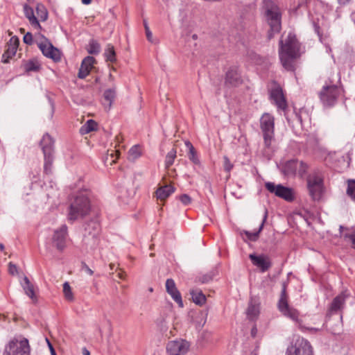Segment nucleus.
<instances>
[{"instance_id": "5701e85b", "label": "nucleus", "mask_w": 355, "mask_h": 355, "mask_svg": "<svg viewBox=\"0 0 355 355\" xmlns=\"http://www.w3.org/2000/svg\"><path fill=\"white\" fill-rule=\"evenodd\" d=\"M247 317L250 320H254L259 314V304L251 299L246 310Z\"/></svg>"}, {"instance_id": "dca6fc26", "label": "nucleus", "mask_w": 355, "mask_h": 355, "mask_svg": "<svg viewBox=\"0 0 355 355\" xmlns=\"http://www.w3.org/2000/svg\"><path fill=\"white\" fill-rule=\"evenodd\" d=\"M38 47L44 56L51 58L54 61H59L60 60V51L57 48L54 47L49 41L45 40L40 42L38 44Z\"/></svg>"}, {"instance_id": "4c0bfd02", "label": "nucleus", "mask_w": 355, "mask_h": 355, "mask_svg": "<svg viewBox=\"0 0 355 355\" xmlns=\"http://www.w3.org/2000/svg\"><path fill=\"white\" fill-rule=\"evenodd\" d=\"M100 51H101V46L98 44V42H97L96 41H95L94 40H90L89 45H88V48H87L88 53L89 54L96 55V54L99 53Z\"/></svg>"}, {"instance_id": "c85d7f7f", "label": "nucleus", "mask_w": 355, "mask_h": 355, "mask_svg": "<svg viewBox=\"0 0 355 355\" xmlns=\"http://www.w3.org/2000/svg\"><path fill=\"white\" fill-rule=\"evenodd\" d=\"M119 158L118 150L115 149H109L106 155L103 157V162L105 166H112Z\"/></svg>"}, {"instance_id": "09e8293b", "label": "nucleus", "mask_w": 355, "mask_h": 355, "mask_svg": "<svg viewBox=\"0 0 355 355\" xmlns=\"http://www.w3.org/2000/svg\"><path fill=\"white\" fill-rule=\"evenodd\" d=\"M146 35L147 40L151 43H155L156 42L153 40V34L150 30L149 26H146V29H145Z\"/></svg>"}, {"instance_id": "7c9ffc66", "label": "nucleus", "mask_w": 355, "mask_h": 355, "mask_svg": "<svg viewBox=\"0 0 355 355\" xmlns=\"http://www.w3.org/2000/svg\"><path fill=\"white\" fill-rule=\"evenodd\" d=\"M24 282L22 287L25 293L33 301L36 300L33 285L30 282L27 277H24Z\"/></svg>"}, {"instance_id": "f704fd0d", "label": "nucleus", "mask_w": 355, "mask_h": 355, "mask_svg": "<svg viewBox=\"0 0 355 355\" xmlns=\"http://www.w3.org/2000/svg\"><path fill=\"white\" fill-rule=\"evenodd\" d=\"M44 171L46 174L51 173V168L53 162V155H44Z\"/></svg>"}, {"instance_id": "ea45409f", "label": "nucleus", "mask_w": 355, "mask_h": 355, "mask_svg": "<svg viewBox=\"0 0 355 355\" xmlns=\"http://www.w3.org/2000/svg\"><path fill=\"white\" fill-rule=\"evenodd\" d=\"M346 230L347 232L343 233V236L345 240L350 241L353 248H355V230H349L347 228Z\"/></svg>"}, {"instance_id": "ddd939ff", "label": "nucleus", "mask_w": 355, "mask_h": 355, "mask_svg": "<svg viewBox=\"0 0 355 355\" xmlns=\"http://www.w3.org/2000/svg\"><path fill=\"white\" fill-rule=\"evenodd\" d=\"M347 297L345 293H341L334 297L328 309L327 317H331L334 314H339L340 318L342 320L343 315L341 313L345 308Z\"/></svg>"}, {"instance_id": "4d7b16f0", "label": "nucleus", "mask_w": 355, "mask_h": 355, "mask_svg": "<svg viewBox=\"0 0 355 355\" xmlns=\"http://www.w3.org/2000/svg\"><path fill=\"white\" fill-rule=\"evenodd\" d=\"M83 355H89L90 353H89V352L86 348H83Z\"/></svg>"}, {"instance_id": "6e6552de", "label": "nucleus", "mask_w": 355, "mask_h": 355, "mask_svg": "<svg viewBox=\"0 0 355 355\" xmlns=\"http://www.w3.org/2000/svg\"><path fill=\"white\" fill-rule=\"evenodd\" d=\"M287 284L286 282H283L282 288L281 291L280 298L278 302V309L282 314L294 321H297L299 318V311L291 307L288 305V296L286 293Z\"/></svg>"}, {"instance_id": "39448f33", "label": "nucleus", "mask_w": 355, "mask_h": 355, "mask_svg": "<svg viewBox=\"0 0 355 355\" xmlns=\"http://www.w3.org/2000/svg\"><path fill=\"white\" fill-rule=\"evenodd\" d=\"M324 174L319 168H315L306 176V187L309 195L313 201H320L325 193Z\"/></svg>"}, {"instance_id": "603ef678", "label": "nucleus", "mask_w": 355, "mask_h": 355, "mask_svg": "<svg viewBox=\"0 0 355 355\" xmlns=\"http://www.w3.org/2000/svg\"><path fill=\"white\" fill-rule=\"evenodd\" d=\"M46 342L48 343V346L49 347V349H50V352H51V355H56L55 351L53 345H51V343H50V341L47 338H46Z\"/></svg>"}, {"instance_id": "a878e982", "label": "nucleus", "mask_w": 355, "mask_h": 355, "mask_svg": "<svg viewBox=\"0 0 355 355\" xmlns=\"http://www.w3.org/2000/svg\"><path fill=\"white\" fill-rule=\"evenodd\" d=\"M175 191V189L171 185H165L164 187H159L156 191V196L157 199L160 200H164L166 199L171 194H172Z\"/></svg>"}, {"instance_id": "13d9d810", "label": "nucleus", "mask_w": 355, "mask_h": 355, "mask_svg": "<svg viewBox=\"0 0 355 355\" xmlns=\"http://www.w3.org/2000/svg\"><path fill=\"white\" fill-rule=\"evenodd\" d=\"M82 3L85 5H88L91 3L92 0H81Z\"/></svg>"}, {"instance_id": "4468645a", "label": "nucleus", "mask_w": 355, "mask_h": 355, "mask_svg": "<svg viewBox=\"0 0 355 355\" xmlns=\"http://www.w3.org/2000/svg\"><path fill=\"white\" fill-rule=\"evenodd\" d=\"M189 348V343L184 340L169 341L166 345V351L169 355H184Z\"/></svg>"}, {"instance_id": "2f4dec72", "label": "nucleus", "mask_w": 355, "mask_h": 355, "mask_svg": "<svg viewBox=\"0 0 355 355\" xmlns=\"http://www.w3.org/2000/svg\"><path fill=\"white\" fill-rule=\"evenodd\" d=\"M185 145L189 149V153H188V157H189V159L196 165H200V159H198V157L197 155V153H196V151L193 147V146L192 145V144L189 141H187L185 142Z\"/></svg>"}, {"instance_id": "473e14b6", "label": "nucleus", "mask_w": 355, "mask_h": 355, "mask_svg": "<svg viewBox=\"0 0 355 355\" xmlns=\"http://www.w3.org/2000/svg\"><path fill=\"white\" fill-rule=\"evenodd\" d=\"M96 125L97 123L94 120L89 119L80 128V133L81 135L88 134L94 130Z\"/></svg>"}, {"instance_id": "412c9836", "label": "nucleus", "mask_w": 355, "mask_h": 355, "mask_svg": "<svg viewBox=\"0 0 355 355\" xmlns=\"http://www.w3.org/2000/svg\"><path fill=\"white\" fill-rule=\"evenodd\" d=\"M96 60L92 56H87L81 62L78 77L80 79H83L88 76Z\"/></svg>"}, {"instance_id": "49530a36", "label": "nucleus", "mask_w": 355, "mask_h": 355, "mask_svg": "<svg viewBox=\"0 0 355 355\" xmlns=\"http://www.w3.org/2000/svg\"><path fill=\"white\" fill-rule=\"evenodd\" d=\"M214 275L212 274H206L199 277V282L202 284H206L212 280Z\"/></svg>"}, {"instance_id": "b1692460", "label": "nucleus", "mask_w": 355, "mask_h": 355, "mask_svg": "<svg viewBox=\"0 0 355 355\" xmlns=\"http://www.w3.org/2000/svg\"><path fill=\"white\" fill-rule=\"evenodd\" d=\"M99 231V224L95 220H91L85 225V237L86 239L87 234H88V236H91L94 239L98 235Z\"/></svg>"}, {"instance_id": "69168bd1", "label": "nucleus", "mask_w": 355, "mask_h": 355, "mask_svg": "<svg viewBox=\"0 0 355 355\" xmlns=\"http://www.w3.org/2000/svg\"><path fill=\"white\" fill-rule=\"evenodd\" d=\"M133 150V147L130 148V150H129V153H130L131 151Z\"/></svg>"}, {"instance_id": "f3484780", "label": "nucleus", "mask_w": 355, "mask_h": 355, "mask_svg": "<svg viewBox=\"0 0 355 355\" xmlns=\"http://www.w3.org/2000/svg\"><path fill=\"white\" fill-rule=\"evenodd\" d=\"M166 292L171 295L172 299L178 304L180 307H183V302L181 294L178 290L175 283L172 279H167L166 281Z\"/></svg>"}, {"instance_id": "1a4fd4ad", "label": "nucleus", "mask_w": 355, "mask_h": 355, "mask_svg": "<svg viewBox=\"0 0 355 355\" xmlns=\"http://www.w3.org/2000/svg\"><path fill=\"white\" fill-rule=\"evenodd\" d=\"M3 355H30V346L26 338L13 339L6 346Z\"/></svg>"}, {"instance_id": "393cba45", "label": "nucleus", "mask_w": 355, "mask_h": 355, "mask_svg": "<svg viewBox=\"0 0 355 355\" xmlns=\"http://www.w3.org/2000/svg\"><path fill=\"white\" fill-rule=\"evenodd\" d=\"M24 11L25 16L28 19V21L30 24L32 25V26H33L35 28H40V24L37 17L34 15L33 9L31 7L25 5L24 6Z\"/></svg>"}, {"instance_id": "58836bf2", "label": "nucleus", "mask_w": 355, "mask_h": 355, "mask_svg": "<svg viewBox=\"0 0 355 355\" xmlns=\"http://www.w3.org/2000/svg\"><path fill=\"white\" fill-rule=\"evenodd\" d=\"M63 293L66 300L71 302L73 300V295L71 286L67 282H64L63 284Z\"/></svg>"}, {"instance_id": "0e129e2a", "label": "nucleus", "mask_w": 355, "mask_h": 355, "mask_svg": "<svg viewBox=\"0 0 355 355\" xmlns=\"http://www.w3.org/2000/svg\"><path fill=\"white\" fill-rule=\"evenodd\" d=\"M3 249H4V246H3V244H1H1H0V250H3Z\"/></svg>"}, {"instance_id": "052dcab7", "label": "nucleus", "mask_w": 355, "mask_h": 355, "mask_svg": "<svg viewBox=\"0 0 355 355\" xmlns=\"http://www.w3.org/2000/svg\"><path fill=\"white\" fill-rule=\"evenodd\" d=\"M144 26L145 29H146V26H148V23L146 19H144Z\"/></svg>"}, {"instance_id": "e2e57ef3", "label": "nucleus", "mask_w": 355, "mask_h": 355, "mask_svg": "<svg viewBox=\"0 0 355 355\" xmlns=\"http://www.w3.org/2000/svg\"><path fill=\"white\" fill-rule=\"evenodd\" d=\"M345 229V227L343 225L340 226V233H343V230Z\"/></svg>"}, {"instance_id": "bb28decb", "label": "nucleus", "mask_w": 355, "mask_h": 355, "mask_svg": "<svg viewBox=\"0 0 355 355\" xmlns=\"http://www.w3.org/2000/svg\"><path fill=\"white\" fill-rule=\"evenodd\" d=\"M115 91L113 89H108L104 92L102 103L105 109H110L112 103L115 98Z\"/></svg>"}, {"instance_id": "9b49d317", "label": "nucleus", "mask_w": 355, "mask_h": 355, "mask_svg": "<svg viewBox=\"0 0 355 355\" xmlns=\"http://www.w3.org/2000/svg\"><path fill=\"white\" fill-rule=\"evenodd\" d=\"M286 355H313L312 347L306 340L302 339L287 348Z\"/></svg>"}, {"instance_id": "0eeeda50", "label": "nucleus", "mask_w": 355, "mask_h": 355, "mask_svg": "<svg viewBox=\"0 0 355 355\" xmlns=\"http://www.w3.org/2000/svg\"><path fill=\"white\" fill-rule=\"evenodd\" d=\"M343 89L335 85H324L318 93L320 100L324 107H333L337 102Z\"/></svg>"}, {"instance_id": "423d86ee", "label": "nucleus", "mask_w": 355, "mask_h": 355, "mask_svg": "<svg viewBox=\"0 0 355 355\" xmlns=\"http://www.w3.org/2000/svg\"><path fill=\"white\" fill-rule=\"evenodd\" d=\"M309 168L307 163L297 159H292L282 165V172L287 177L297 175L300 178H303L306 175Z\"/></svg>"}, {"instance_id": "680f3d73", "label": "nucleus", "mask_w": 355, "mask_h": 355, "mask_svg": "<svg viewBox=\"0 0 355 355\" xmlns=\"http://www.w3.org/2000/svg\"><path fill=\"white\" fill-rule=\"evenodd\" d=\"M192 38H193V40H197V38H198V35H197L196 34H193V35H192Z\"/></svg>"}, {"instance_id": "3c124183", "label": "nucleus", "mask_w": 355, "mask_h": 355, "mask_svg": "<svg viewBox=\"0 0 355 355\" xmlns=\"http://www.w3.org/2000/svg\"><path fill=\"white\" fill-rule=\"evenodd\" d=\"M8 270H9V272L11 275H15L17 272V266L15 264H12V263H9V267H8Z\"/></svg>"}, {"instance_id": "f8f14e48", "label": "nucleus", "mask_w": 355, "mask_h": 355, "mask_svg": "<svg viewBox=\"0 0 355 355\" xmlns=\"http://www.w3.org/2000/svg\"><path fill=\"white\" fill-rule=\"evenodd\" d=\"M67 236V226L66 225H62L54 231L52 242L58 250L62 251L66 248Z\"/></svg>"}, {"instance_id": "6ab92c4d", "label": "nucleus", "mask_w": 355, "mask_h": 355, "mask_svg": "<svg viewBox=\"0 0 355 355\" xmlns=\"http://www.w3.org/2000/svg\"><path fill=\"white\" fill-rule=\"evenodd\" d=\"M270 98L279 109L285 110L287 107L286 98L284 96L282 89L280 87L273 88L270 91Z\"/></svg>"}, {"instance_id": "c756f323", "label": "nucleus", "mask_w": 355, "mask_h": 355, "mask_svg": "<svg viewBox=\"0 0 355 355\" xmlns=\"http://www.w3.org/2000/svg\"><path fill=\"white\" fill-rule=\"evenodd\" d=\"M193 302L200 306L203 305L206 302V297L201 290L196 289L190 291Z\"/></svg>"}, {"instance_id": "20e7f679", "label": "nucleus", "mask_w": 355, "mask_h": 355, "mask_svg": "<svg viewBox=\"0 0 355 355\" xmlns=\"http://www.w3.org/2000/svg\"><path fill=\"white\" fill-rule=\"evenodd\" d=\"M263 8L266 21L270 26L268 38L270 40L282 29V12L277 4L271 0H265Z\"/></svg>"}, {"instance_id": "72a5a7b5", "label": "nucleus", "mask_w": 355, "mask_h": 355, "mask_svg": "<svg viewBox=\"0 0 355 355\" xmlns=\"http://www.w3.org/2000/svg\"><path fill=\"white\" fill-rule=\"evenodd\" d=\"M104 56L106 61L114 62L116 60L115 51L114 46L112 44H107L105 49Z\"/></svg>"}, {"instance_id": "9d476101", "label": "nucleus", "mask_w": 355, "mask_h": 355, "mask_svg": "<svg viewBox=\"0 0 355 355\" xmlns=\"http://www.w3.org/2000/svg\"><path fill=\"white\" fill-rule=\"evenodd\" d=\"M265 187L268 191L288 202H292L294 200L293 191L291 188L282 184L275 185L270 182H266Z\"/></svg>"}, {"instance_id": "2eb2a0df", "label": "nucleus", "mask_w": 355, "mask_h": 355, "mask_svg": "<svg viewBox=\"0 0 355 355\" xmlns=\"http://www.w3.org/2000/svg\"><path fill=\"white\" fill-rule=\"evenodd\" d=\"M249 259L252 264L260 269L262 272H266L272 266L270 259L268 256L261 254H250Z\"/></svg>"}, {"instance_id": "c9c22d12", "label": "nucleus", "mask_w": 355, "mask_h": 355, "mask_svg": "<svg viewBox=\"0 0 355 355\" xmlns=\"http://www.w3.org/2000/svg\"><path fill=\"white\" fill-rule=\"evenodd\" d=\"M346 193L352 200L355 202V180L350 179L347 180Z\"/></svg>"}, {"instance_id": "a19ab883", "label": "nucleus", "mask_w": 355, "mask_h": 355, "mask_svg": "<svg viewBox=\"0 0 355 355\" xmlns=\"http://www.w3.org/2000/svg\"><path fill=\"white\" fill-rule=\"evenodd\" d=\"M38 17L42 21H45L47 19L48 13L44 6L38 5L36 8Z\"/></svg>"}, {"instance_id": "5fc2aeb1", "label": "nucleus", "mask_w": 355, "mask_h": 355, "mask_svg": "<svg viewBox=\"0 0 355 355\" xmlns=\"http://www.w3.org/2000/svg\"><path fill=\"white\" fill-rule=\"evenodd\" d=\"M257 333V329L255 326H254L251 329V335L252 337H255Z\"/></svg>"}, {"instance_id": "8fccbe9b", "label": "nucleus", "mask_w": 355, "mask_h": 355, "mask_svg": "<svg viewBox=\"0 0 355 355\" xmlns=\"http://www.w3.org/2000/svg\"><path fill=\"white\" fill-rule=\"evenodd\" d=\"M81 269L89 275L94 274V271L85 263H82Z\"/></svg>"}, {"instance_id": "79ce46f5", "label": "nucleus", "mask_w": 355, "mask_h": 355, "mask_svg": "<svg viewBox=\"0 0 355 355\" xmlns=\"http://www.w3.org/2000/svg\"><path fill=\"white\" fill-rule=\"evenodd\" d=\"M40 69V64L35 61L31 60L26 64L27 71H37Z\"/></svg>"}, {"instance_id": "6e6d98bb", "label": "nucleus", "mask_w": 355, "mask_h": 355, "mask_svg": "<svg viewBox=\"0 0 355 355\" xmlns=\"http://www.w3.org/2000/svg\"><path fill=\"white\" fill-rule=\"evenodd\" d=\"M338 1L340 4L345 5L349 1V0H338Z\"/></svg>"}, {"instance_id": "864d4df0", "label": "nucleus", "mask_w": 355, "mask_h": 355, "mask_svg": "<svg viewBox=\"0 0 355 355\" xmlns=\"http://www.w3.org/2000/svg\"><path fill=\"white\" fill-rule=\"evenodd\" d=\"M306 329L310 331V332H313V333H316L318 331H320L321 329H322V327L321 328H318V327H306Z\"/></svg>"}, {"instance_id": "4be33fe9", "label": "nucleus", "mask_w": 355, "mask_h": 355, "mask_svg": "<svg viewBox=\"0 0 355 355\" xmlns=\"http://www.w3.org/2000/svg\"><path fill=\"white\" fill-rule=\"evenodd\" d=\"M53 138L49 134H45L40 141L44 155H53Z\"/></svg>"}, {"instance_id": "a211bd4d", "label": "nucleus", "mask_w": 355, "mask_h": 355, "mask_svg": "<svg viewBox=\"0 0 355 355\" xmlns=\"http://www.w3.org/2000/svg\"><path fill=\"white\" fill-rule=\"evenodd\" d=\"M18 45L19 39L17 37H12L8 43L6 50L2 55L1 61L3 63H8L9 60L16 54Z\"/></svg>"}, {"instance_id": "e433bc0d", "label": "nucleus", "mask_w": 355, "mask_h": 355, "mask_svg": "<svg viewBox=\"0 0 355 355\" xmlns=\"http://www.w3.org/2000/svg\"><path fill=\"white\" fill-rule=\"evenodd\" d=\"M177 151L175 148H172L166 155L165 159V166L168 168L173 165L174 160L176 157Z\"/></svg>"}, {"instance_id": "a18cd8bd", "label": "nucleus", "mask_w": 355, "mask_h": 355, "mask_svg": "<svg viewBox=\"0 0 355 355\" xmlns=\"http://www.w3.org/2000/svg\"><path fill=\"white\" fill-rule=\"evenodd\" d=\"M179 200L184 205H188L191 202V198L187 194H182L180 196Z\"/></svg>"}, {"instance_id": "cd10ccee", "label": "nucleus", "mask_w": 355, "mask_h": 355, "mask_svg": "<svg viewBox=\"0 0 355 355\" xmlns=\"http://www.w3.org/2000/svg\"><path fill=\"white\" fill-rule=\"evenodd\" d=\"M268 218V210L265 209L264 214L263 216L262 222L259 227V230L257 232H250L248 231H245V234L247 236L248 239L250 241H255L259 238V235L261 230L263 228L264 224L267 220Z\"/></svg>"}, {"instance_id": "f257e3e1", "label": "nucleus", "mask_w": 355, "mask_h": 355, "mask_svg": "<svg viewBox=\"0 0 355 355\" xmlns=\"http://www.w3.org/2000/svg\"><path fill=\"white\" fill-rule=\"evenodd\" d=\"M300 51L299 42L294 34L289 33L284 42L279 41V58L284 68L289 71H294L295 60L298 56Z\"/></svg>"}, {"instance_id": "f03ea898", "label": "nucleus", "mask_w": 355, "mask_h": 355, "mask_svg": "<svg viewBox=\"0 0 355 355\" xmlns=\"http://www.w3.org/2000/svg\"><path fill=\"white\" fill-rule=\"evenodd\" d=\"M260 128L263 139V155L268 159H270L274 148L272 143L275 141V119L268 113H264L260 119Z\"/></svg>"}, {"instance_id": "bf43d9fd", "label": "nucleus", "mask_w": 355, "mask_h": 355, "mask_svg": "<svg viewBox=\"0 0 355 355\" xmlns=\"http://www.w3.org/2000/svg\"><path fill=\"white\" fill-rule=\"evenodd\" d=\"M141 103H142V98H141V97H139V110L142 107Z\"/></svg>"}, {"instance_id": "de8ad7c7", "label": "nucleus", "mask_w": 355, "mask_h": 355, "mask_svg": "<svg viewBox=\"0 0 355 355\" xmlns=\"http://www.w3.org/2000/svg\"><path fill=\"white\" fill-rule=\"evenodd\" d=\"M24 42L27 44H31L33 43V35L31 33H27L24 36Z\"/></svg>"}, {"instance_id": "37998d69", "label": "nucleus", "mask_w": 355, "mask_h": 355, "mask_svg": "<svg viewBox=\"0 0 355 355\" xmlns=\"http://www.w3.org/2000/svg\"><path fill=\"white\" fill-rule=\"evenodd\" d=\"M144 147L140 144L135 145V159H138L144 155Z\"/></svg>"}, {"instance_id": "7ed1b4c3", "label": "nucleus", "mask_w": 355, "mask_h": 355, "mask_svg": "<svg viewBox=\"0 0 355 355\" xmlns=\"http://www.w3.org/2000/svg\"><path fill=\"white\" fill-rule=\"evenodd\" d=\"M90 209V191L87 189L80 190L74 195L71 202L68 219L76 220L87 215Z\"/></svg>"}, {"instance_id": "c03bdc74", "label": "nucleus", "mask_w": 355, "mask_h": 355, "mask_svg": "<svg viewBox=\"0 0 355 355\" xmlns=\"http://www.w3.org/2000/svg\"><path fill=\"white\" fill-rule=\"evenodd\" d=\"M223 160H224V163H223L224 169L226 172L230 173V171L233 168V164L231 163L230 160L229 159V158L227 156H224Z\"/></svg>"}, {"instance_id": "aec40b11", "label": "nucleus", "mask_w": 355, "mask_h": 355, "mask_svg": "<svg viewBox=\"0 0 355 355\" xmlns=\"http://www.w3.org/2000/svg\"><path fill=\"white\" fill-rule=\"evenodd\" d=\"M242 83L243 80L238 69L236 67L230 68L225 75V84L233 87H237L242 84Z\"/></svg>"}]
</instances>
